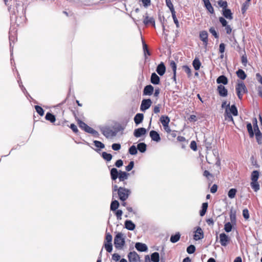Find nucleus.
<instances>
[{
  "label": "nucleus",
  "mask_w": 262,
  "mask_h": 262,
  "mask_svg": "<svg viewBox=\"0 0 262 262\" xmlns=\"http://www.w3.org/2000/svg\"><path fill=\"white\" fill-rule=\"evenodd\" d=\"M115 191H117L118 198L121 201H125L131 193L129 189L122 187H118L116 185L113 187V195Z\"/></svg>",
  "instance_id": "f257e3e1"
},
{
  "label": "nucleus",
  "mask_w": 262,
  "mask_h": 262,
  "mask_svg": "<svg viewBox=\"0 0 262 262\" xmlns=\"http://www.w3.org/2000/svg\"><path fill=\"white\" fill-rule=\"evenodd\" d=\"M232 115L234 116H237L238 111L235 105H232L231 107H230V103H229L227 105V108H226L225 110L224 114L225 120L228 121L233 122Z\"/></svg>",
  "instance_id": "f03ea898"
},
{
  "label": "nucleus",
  "mask_w": 262,
  "mask_h": 262,
  "mask_svg": "<svg viewBox=\"0 0 262 262\" xmlns=\"http://www.w3.org/2000/svg\"><path fill=\"white\" fill-rule=\"evenodd\" d=\"M218 5L222 8V14L227 19L231 20L233 19V14L230 9H228V4L226 1L220 0L218 1Z\"/></svg>",
  "instance_id": "7ed1b4c3"
},
{
  "label": "nucleus",
  "mask_w": 262,
  "mask_h": 262,
  "mask_svg": "<svg viewBox=\"0 0 262 262\" xmlns=\"http://www.w3.org/2000/svg\"><path fill=\"white\" fill-rule=\"evenodd\" d=\"M235 91L237 97L239 100L243 99L244 94L248 93V90L242 81H238L235 86Z\"/></svg>",
  "instance_id": "20e7f679"
},
{
  "label": "nucleus",
  "mask_w": 262,
  "mask_h": 262,
  "mask_svg": "<svg viewBox=\"0 0 262 262\" xmlns=\"http://www.w3.org/2000/svg\"><path fill=\"white\" fill-rule=\"evenodd\" d=\"M76 118L77 119V123L80 128L88 133L93 134L95 137H97L99 135L98 132L94 130L93 128L88 125L84 122L79 119L77 117H76Z\"/></svg>",
  "instance_id": "39448f33"
},
{
  "label": "nucleus",
  "mask_w": 262,
  "mask_h": 262,
  "mask_svg": "<svg viewBox=\"0 0 262 262\" xmlns=\"http://www.w3.org/2000/svg\"><path fill=\"white\" fill-rule=\"evenodd\" d=\"M122 233H118L114 238V245L116 249H122L125 245V239Z\"/></svg>",
  "instance_id": "423d86ee"
},
{
  "label": "nucleus",
  "mask_w": 262,
  "mask_h": 262,
  "mask_svg": "<svg viewBox=\"0 0 262 262\" xmlns=\"http://www.w3.org/2000/svg\"><path fill=\"white\" fill-rule=\"evenodd\" d=\"M112 236L108 232L106 233L105 241H104V247L105 250L108 252H111L113 250V246L112 244Z\"/></svg>",
  "instance_id": "0eeeda50"
},
{
  "label": "nucleus",
  "mask_w": 262,
  "mask_h": 262,
  "mask_svg": "<svg viewBox=\"0 0 262 262\" xmlns=\"http://www.w3.org/2000/svg\"><path fill=\"white\" fill-rule=\"evenodd\" d=\"M152 101L150 99H143L141 102L140 110L145 111L150 107Z\"/></svg>",
  "instance_id": "6e6552de"
},
{
  "label": "nucleus",
  "mask_w": 262,
  "mask_h": 262,
  "mask_svg": "<svg viewBox=\"0 0 262 262\" xmlns=\"http://www.w3.org/2000/svg\"><path fill=\"white\" fill-rule=\"evenodd\" d=\"M220 243L223 246H226L230 242V238L225 233L220 234Z\"/></svg>",
  "instance_id": "1a4fd4ad"
},
{
  "label": "nucleus",
  "mask_w": 262,
  "mask_h": 262,
  "mask_svg": "<svg viewBox=\"0 0 262 262\" xmlns=\"http://www.w3.org/2000/svg\"><path fill=\"white\" fill-rule=\"evenodd\" d=\"M200 38L203 41V45L207 46L208 45V33L206 31H202L200 32Z\"/></svg>",
  "instance_id": "9d476101"
},
{
  "label": "nucleus",
  "mask_w": 262,
  "mask_h": 262,
  "mask_svg": "<svg viewBox=\"0 0 262 262\" xmlns=\"http://www.w3.org/2000/svg\"><path fill=\"white\" fill-rule=\"evenodd\" d=\"M129 262H138L139 259V256L138 254L135 252H130L128 254Z\"/></svg>",
  "instance_id": "9b49d317"
},
{
  "label": "nucleus",
  "mask_w": 262,
  "mask_h": 262,
  "mask_svg": "<svg viewBox=\"0 0 262 262\" xmlns=\"http://www.w3.org/2000/svg\"><path fill=\"white\" fill-rule=\"evenodd\" d=\"M217 91L220 96L226 97L228 95L227 89H226L225 87L222 84H220L217 86Z\"/></svg>",
  "instance_id": "f8f14e48"
},
{
  "label": "nucleus",
  "mask_w": 262,
  "mask_h": 262,
  "mask_svg": "<svg viewBox=\"0 0 262 262\" xmlns=\"http://www.w3.org/2000/svg\"><path fill=\"white\" fill-rule=\"evenodd\" d=\"M204 237V233L202 229L198 227L195 231V234L194 235V239L195 241H198L202 239Z\"/></svg>",
  "instance_id": "ddd939ff"
},
{
  "label": "nucleus",
  "mask_w": 262,
  "mask_h": 262,
  "mask_svg": "<svg viewBox=\"0 0 262 262\" xmlns=\"http://www.w3.org/2000/svg\"><path fill=\"white\" fill-rule=\"evenodd\" d=\"M146 133V130L145 128L140 127L137 129H136L134 132V135L136 138H139L144 135H145Z\"/></svg>",
  "instance_id": "4468645a"
},
{
  "label": "nucleus",
  "mask_w": 262,
  "mask_h": 262,
  "mask_svg": "<svg viewBox=\"0 0 262 262\" xmlns=\"http://www.w3.org/2000/svg\"><path fill=\"white\" fill-rule=\"evenodd\" d=\"M154 91V87L149 84L145 86L143 90V95L150 96L152 94Z\"/></svg>",
  "instance_id": "2eb2a0df"
},
{
  "label": "nucleus",
  "mask_w": 262,
  "mask_h": 262,
  "mask_svg": "<svg viewBox=\"0 0 262 262\" xmlns=\"http://www.w3.org/2000/svg\"><path fill=\"white\" fill-rule=\"evenodd\" d=\"M166 71V68L164 65V64L163 62H161L160 63L156 69L157 72L158 73L159 75L160 76H162L164 74Z\"/></svg>",
  "instance_id": "dca6fc26"
},
{
  "label": "nucleus",
  "mask_w": 262,
  "mask_h": 262,
  "mask_svg": "<svg viewBox=\"0 0 262 262\" xmlns=\"http://www.w3.org/2000/svg\"><path fill=\"white\" fill-rule=\"evenodd\" d=\"M149 136L152 140L157 142L161 140L159 134L155 130H151L149 133Z\"/></svg>",
  "instance_id": "f3484780"
},
{
  "label": "nucleus",
  "mask_w": 262,
  "mask_h": 262,
  "mask_svg": "<svg viewBox=\"0 0 262 262\" xmlns=\"http://www.w3.org/2000/svg\"><path fill=\"white\" fill-rule=\"evenodd\" d=\"M136 249L141 252H144L147 250V247L145 244L137 243L135 245Z\"/></svg>",
  "instance_id": "a211bd4d"
},
{
  "label": "nucleus",
  "mask_w": 262,
  "mask_h": 262,
  "mask_svg": "<svg viewBox=\"0 0 262 262\" xmlns=\"http://www.w3.org/2000/svg\"><path fill=\"white\" fill-rule=\"evenodd\" d=\"M103 135L106 138L115 136L114 132L108 128H105L102 130Z\"/></svg>",
  "instance_id": "6ab92c4d"
},
{
  "label": "nucleus",
  "mask_w": 262,
  "mask_h": 262,
  "mask_svg": "<svg viewBox=\"0 0 262 262\" xmlns=\"http://www.w3.org/2000/svg\"><path fill=\"white\" fill-rule=\"evenodd\" d=\"M150 82L154 84H159L160 82V77L155 73L151 74Z\"/></svg>",
  "instance_id": "aec40b11"
},
{
  "label": "nucleus",
  "mask_w": 262,
  "mask_h": 262,
  "mask_svg": "<svg viewBox=\"0 0 262 262\" xmlns=\"http://www.w3.org/2000/svg\"><path fill=\"white\" fill-rule=\"evenodd\" d=\"M144 119V115L141 113H138L134 117V121L136 125L141 123Z\"/></svg>",
  "instance_id": "412c9836"
},
{
  "label": "nucleus",
  "mask_w": 262,
  "mask_h": 262,
  "mask_svg": "<svg viewBox=\"0 0 262 262\" xmlns=\"http://www.w3.org/2000/svg\"><path fill=\"white\" fill-rule=\"evenodd\" d=\"M129 173L125 171H120L119 173V180L120 181H124L128 179Z\"/></svg>",
  "instance_id": "4be33fe9"
},
{
  "label": "nucleus",
  "mask_w": 262,
  "mask_h": 262,
  "mask_svg": "<svg viewBox=\"0 0 262 262\" xmlns=\"http://www.w3.org/2000/svg\"><path fill=\"white\" fill-rule=\"evenodd\" d=\"M228 79L224 75H221L219 76L216 79V82L218 84L222 83L224 85H226L228 83Z\"/></svg>",
  "instance_id": "5701e85b"
},
{
  "label": "nucleus",
  "mask_w": 262,
  "mask_h": 262,
  "mask_svg": "<svg viewBox=\"0 0 262 262\" xmlns=\"http://www.w3.org/2000/svg\"><path fill=\"white\" fill-rule=\"evenodd\" d=\"M119 173L118 170L115 168H113L111 170V177L113 180H115L119 177Z\"/></svg>",
  "instance_id": "b1692460"
},
{
  "label": "nucleus",
  "mask_w": 262,
  "mask_h": 262,
  "mask_svg": "<svg viewBox=\"0 0 262 262\" xmlns=\"http://www.w3.org/2000/svg\"><path fill=\"white\" fill-rule=\"evenodd\" d=\"M237 76L242 80H245L247 77V75L242 69H238L236 72Z\"/></svg>",
  "instance_id": "393cba45"
},
{
  "label": "nucleus",
  "mask_w": 262,
  "mask_h": 262,
  "mask_svg": "<svg viewBox=\"0 0 262 262\" xmlns=\"http://www.w3.org/2000/svg\"><path fill=\"white\" fill-rule=\"evenodd\" d=\"M125 226L129 230H133L135 228V225L130 220H127L125 222Z\"/></svg>",
  "instance_id": "a878e982"
},
{
  "label": "nucleus",
  "mask_w": 262,
  "mask_h": 262,
  "mask_svg": "<svg viewBox=\"0 0 262 262\" xmlns=\"http://www.w3.org/2000/svg\"><path fill=\"white\" fill-rule=\"evenodd\" d=\"M163 126L167 124H169L170 122V119L167 116L162 115L160 117V119Z\"/></svg>",
  "instance_id": "bb28decb"
},
{
  "label": "nucleus",
  "mask_w": 262,
  "mask_h": 262,
  "mask_svg": "<svg viewBox=\"0 0 262 262\" xmlns=\"http://www.w3.org/2000/svg\"><path fill=\"white\" fill-rule=\"evenodd\" d=\"M143 23L145 25H147L149 24H151L154 27H155V21L153 17H149L148 16H146L144 19Z\"/></svg>",
  "instance_id": "cd10ccee"
},
{
  "label": "nucleus",
  "mask_w": 262,
  "mask_h": 262,
  "mask_svg": "<svg viewBox=\"0 0 262 262\" xmlns=\"http://www.w3.org/2000/svg\"><path fill=\"white\" fill-rule=\"evenodd\" d=\"M181 234L179 232L176 233L174 235H172L170 237V241L172 243H175L178 242L180 238Z\"/></svg>",
  "instance_id": "c85d7f7f"
},
{
  "label": "nucleus",
  "mask_w": 262,
  "mask_h": 262,
  "mask_svg": "<svg viewBox=\"0 0 262 262\" xmlns=\"http://www.w3.org/2000/svg\"><path fill=\"white\" fill-rule=\"evenodd\" d=\"M45 118L47 120L50 121L51 123H54L56 121L55 116L49 112L46 114Z\"/></svg>",
  "instance_id": "c756f323"
},
{
  "label": "nucleus",
  "mask_w": 262,
  "mask_h": 262,
  "mask_svg": "<svg viewBox=\"0 0 262 262\" xmlns=\"http://www.w3.org/2000/svg\"><path fill=\"white\" fill-rule=\"evenodd\" d=\"M208 203H203L202 204V209L200 211V215L201 216H203L205 214L208 208Z\"/></svg>",
  "instance_id": "7c9ffc66"
},
{
  "label": "nucleus",
  "mask_w": 262,
  "mask_h": 262,
  "mask_svg": "<svg viewBox=\"0 0 262 262\" xmlns=\"http://www.w3.org/2000/svg\"><path fill=\"white\" fill-rule=\"evenodd\" d=\"M225 50V45L224 43H220L219 46V52L221 53L220 58L222 59L224 57V53Z\"/></svg>",
  "instance_id": "2f4dec72"
},
{
  "label": "nucleus",
  "mask_w": 262,
  "mask_h": 262,
  "mask_svg": "<svg viewBox=\"0 0 262 262\" xmlns=\"http://www.w3.org/2000/svg\"><path fill=\"white\" fill-rule=\"evenodd\" d=\"M251 186L252 188V189L254 190L255 192H257L258 190H259L260 187L257 181H251V182L250 183Z\"/></svg>",
  "instance_id": "473e14b6"
},
{
  "label": "nucleus",
  "mask_w": 262,
  "mask_h": 262,
  "mask_svg": "<svg viewBox=\"0 0 262 262\" xmlns=\"http://www.w3.org/2000/svg\"><path fill=\"white\" fill-rule=\"evenodd\" d=\"M192 65L195 70H199L200 68L201 63L199 59L195 58L192 62Z\"/></svg>",
  "instance_id": "72a5a7b5"
},
{
  "label": "nucleus",
  "mask_w": 262,
  "mask_h": 262,
  "mask_svg": "<svg viewBox=\"0 0 262 262\" xmlns=\"http://www.w3.org/2000/svg\"><path fill=\"white\" fill-rule=\"evenodd\" d=\"M119 206V203L118 201H113L111 204V210L112 211H116Z\"/></svg>",
  "instance_id": "f704fd0d"
},
{
  "label": "nucleus",
  "mask_w": 262,
  "mask_h": 262,
  "mask_svg": "<svg viewBox=\"0 0 262 262\" xmlns=\"http://www.w3.org/2000/svg\"><path fill=\"white\" fill-rule=\"evenodd\" d=\"M255 138L256 139V141L258 144H262V134L260 130L258 132H255Z\"/></svg>",
  "instance_id": "c9c22d12"
},
{
  "label": "nucleus",
  "mask_w": 262,
  "mask_h": 262,
  "mask_svg": "<svg viewBox=\"0 0 262 262\" xmlns=\"http://www.w3.org/2000/svg\"><path fill=\"white\" fill-rule=\"evenodd\" d=\"M247 128L249 134V136L250 138H253L254 137V134L252 126L251 123L248 122L247 124Z\"/></svg>",
  "instance_id": "e433bc0d"
},
{
  "label": "nucleus",
  "mask_w": 262,
  "mask_h": 262,
  "mask_svg": "<svg viewBox=\"0 0 262 262\" xmlns=\"http://www.w3.org/2000/svg\"><path fill=\"white\" fill-rule=\"evenodd\" d=\"M146 145L144 143H140L137 145V149L141 152H144L146 150Z\"/></svg>",
  "instance_id": "4c0bfd02"
},
{
  "label": "nucleus",
  "mask_w": 262,
  "mask_h": 262,
  "mask_svg": "<svg viewBox=\"0 0 262 262\" xmlns=\"http://www.w3.org/2000/svg\"><path fill=\"white\" fill-rule=\"evenodd\" d=\"M237 192V190L235 188L230 189L228 192V196L230 199H233L235 198Z\"/></svg>",
  "instance_id": "58836bf2"
},
{
  "label": "nucleus",
  "mask_w": 262,
  "mask_h": 262,
  "mask_svg": "<svg viewBox=\"0 0 262 262\" xmlns=\"http://www.w3.org/2000/svg\"><path fill=\"white\" fill-rule=\"evenodd\" d=\"M259 176V172L257 170H254L251 173V181H257Z\"/></svg>",
  "instance_id": "ea45409f"
},
{
  "label": "nucleus",
  "mask_w": 262,
  "mask_h": 262,
  "mask_svg": "<svg viewBox=\"0 0 262 262\" xmlns=\"http://www.w3.org/2000/svg\"><path fill=\"white\" fill-rule=\"evenodd\" d=\"M151 260L153 262L159 261V254L158 252H154L151 255Z\"/></svg>",
  "instance_id": "a19ab883"
},
{
  "label": "nucleus",
  "mask_w": 262,
  "mask_h": 262,
  "mask_svg": "<svg viewBox=\"0 0 262 262\" xmlns=\"http://www.w3.org/2000/svg\"><path fill=\"white\" fill-rule=\"evenodd\" d=\"M205 5V6L206 7V8L207 9V10L211 14H213L214 11V9L213 8V7L212 6L211 3L209 2H208L206 4H204Z\"/></svg>",
  "instance_id": "79ce46f5"
},
{
  "label": "nucleus",
  "mask_w": 262,
  "mask_h": 262,
  "mask_svg": "<svg viewBox=\"0 0 262 262\" xmlns=\"http://www.w3.org/2000/svg\"><path fill=\"white\" fill-rule=\"evenodd\" d=\"M102 157L107 161H110L112 159V155L106 152H103L102 154Z\"/></svg>",
  "instance_id": "37998d69"
},
{
  "label": "nucleus",
  "mask_w": 262,
  "mask_h": 262,
  "mask_svg": "<svg viewBox=\"0 0 262 262\" xmlns=\"http://www.w3.org/2000/svg\"><path fill=\"white\" fill-rule=\"evenodd\" d=\"M252 123L255 132H258V130H260L257 125V121L256 118H253L252 119Z\"/></svg>",
  "instance_id": "c03bdc74"
},
{
  "label": "nucleus",
  "mask_w": 262,
  "mask_h": 262,
  "mask_svg": "<svg viewBox=\"0 0 262 262\" xmlns=\"http://www.w3.org/2000/svg\"><path fill=\"white\" fill-rule=\"evenodd\" d=\"M35 108L37 113L41 116H42L44 115V110L43 108L39 106V105H35Z\"/></svg>",
  "instance_id": "a18cd8bd"
},
{
  "label": "nucleus",
  "mask_w": 262,
  "mask_h": 262,
  "mask_svg": "<svg viewBox=\"0 0 262 262\" xmlns=\"http://www.w3.org/2000/svg\"><path fill=\"white\" fill-rule=\"evenodd\" d=\"M232 225H231V223L228 222L226 223L224 225V230L227 232H229L232 230Z\"/></svg>",
  "instance_id": "49530a36"
},
{
  "label": "nucleus",
  "mask_w": 262,
  "mask_h": 262,
  "mask_svg": "<svg viewBox=\"0 0 262 262\" xmlns=\"http://www.w3.org/2000/svg\"><path fill=\"white\" fill-rule=\"evenodd\" d=\"M183 69L187 73L188 77H190L191 76V70L190 68L187 66H183L182 67Z\"/></svg>",
  "instance_id": "de8ad7c7"
},
{
  "label": "nucleus",
  "mask_w": 262,
  "mask_h": 262,
  "mask_svg": "<svg viewBox=\"0 0 262 262\" xmlns=\"http://www.w3.org/2000/svg\"><path fill=\"white\" fill-rule=\"evenodd\" d=\"M129 152L130 155H135L137 153V148L135 145H132L129 148Z\"/></svg>",
  "instance_id": "09e8293b"
},
{
  "label": "nucleus",
  "mask_w": 262,
  "mask_h": 262,
  "mask_svg": "<svg viewBox=\"0 0 262 262\" xmlns=\"http://www.w3.org/2000/svg\"><path fill=\"white\" fill-rule=\"evenodd\" d=\"M195 247L194 245H191L187 248V252L189 254H192L195 252Z\"/></svg>",
  "instance_id": "8fccbe9b"
},
{
  "label": "nucleus",
  "mask_w": 262,
  "mask_h": 262,
  "mask_svg": "<svg viewBox=\"0 0 262 262\" xmlns=\"http://www.w3.org/2000/svg\"><path fill=\"white\" fill-rule=\"evenodd\" d=\"M143 49L145 55L146 54L149 56L150 55V52L148 49L147 45L144 42H143Z\"/></svg>",
  "instance_id": "3c124183"
},
{
  "label": "nucleus",
  "mask_w": 262,
  "mask_h": 262,
  "mask_svg": "<svg viewBox=\"0 0 262 262\" xmlns=\"http://www.w3.org/2000/svg\"><path fill=\"white\" fill-rule=\"evenodd\" d=\"M94 145L96 147L99 148H103L104 147V145L102 142L99 141H94Z\"/></svg>",
  "instance_id": "603ef678"
},
{
  "label": "nucleus",
  "mask_w": 262,
  "mask_h": 262,
  "mask_svg": "<svg viewBox=\"0 0 262 262\" xmlns=\"http://www.w3.org/2000/svg\"><path fill=\"white\" fill-rule=\"evenodd\" d=\"M170 66L172 70L173 73H176L177 64L173 60H171L170 61Z\"/></svg>",
  "instance_id": "864d4df0"
},
{
  "label": "nucleus",
  "mask_w": 262,
  "mask_h": 262,
  "mask_svg": "<svg viewBox=\"0 0 262 262\" xmlns=\"http://www.w3.org/2000/svg\"><path fill=\"white\" fill-rule=\"evenodd\" d=\"M209 32L214 36L215 38H218L219 36L213 27H211L209 29Z\"/></svg>",
  "instance_id": "5fc2aeb1"
},
{
  "label": "nucleus",
  "mask_w": 262,
  "mask_h": 262,
  "mask_svg": "<svg viewBox=\"0 0 262 262\" xmlns=\"http://www.w3.org/2000/svg\"><path fill=\"white\" fill-rule=\"evenodd\" d=\"M134 161H132L129 162L128 165L125 167V170L127 171H129L133 169V168L134 167Z\"/></svg>",
  "instance_id": "6e6d98bb"
},
{
  "label": "nucleus",
  "mask_w": 262,
  "mask_h": 262,
  "mask_svg": "<svg viewBox=\"0 0 262 262\" xmlns=\"http://www.w3.org/2000/svg\"><path fill=\"white\" fill-rule=\"evenodd\" d=\"M243 215L246 220L249 219V213L248 209L245 208L243 210Z\"/></svg>",
  "instance_id": "4d7b16f0"
},
{
  "label": "nucleus",
  "mask_w": 262,
  "mask_h": 262,
  "mask_svg": "<svg viewBox=\"0 0 262 262\" xmlns=\"http://www.w3.org/2000/svg\"><path fill=\"white\" fill-rule=\"evenodd\" d=\"M241 61H242V64L244 66H246L247 62H248V60H247V55H246V54H245L244 55H243L242 56Z\"/></svg>",
  "instance_id": "13d9d810"
},
{
  "label": "nucleus",
  "mask_w": 262,
  "mask_h": 262,
  "mask_svg": "<svg viewBox=\"0 0 262 262\" xmlns=\"http://www.w3.org/2000/svg\"><path fill=\"white\" fill-rule=\"evenodd\" d=\"M161 108V104H158V105L155 106V107L154 108V110H153L154 113H155L156 114H159L160 112Z\"/></svg>",
  "instance_id": "bf43d9fd"
},
{
  "label": "nucleus",
  "mask_w": 262,
  "mask_h": 262,
  "mask_svg": "<svg viewBox=\"0 0 262 262\" xmlns=\"http://www.w3.org/2000/svg\"><path fill=\"white\" fill-rule=\"evenodd\" d=\"M190 147L191 149L194 151H196L197 150V145L195 141H192L191 142Z\"/></svg>",
  "instance_id": "052dcab7"
},
{
  "label": "nucleus",
  "mask_w": 262,
  "mask_h": 262,
  "mask_svg": "<svg viewBox=\"0 0 262 262\" xmlns=\"http://www.w3.org/2000/svg\"><path fill=\"white\" fill-rule=\"evenodd\" d=\"M219 21L221 23L223 27L226 26L227 25V21L223 17H220L219 18Z\"/></svg>",
  "instance_id": "680f3d73"
},
{
  "label": "nucleus",
  "mask_w": 262,
  "mask_h": 262,
  "mask_svg": "<svg viewBox=\"0 0 262 262\" xmlns=\"http://www.w3.org/2000/svg\"><path fill=\"white\" fill-rule=\"evenodd\" d=\"M70 127L74 133L76 134L78 132V129L77 127V126L75 124H71L70 126Z\"/></svg>",
  "instance_id": "e2e57ef3"
},
{
  "label": "nucleus",
  "mask_w": 262,
  "mask_h": 262,
  "mask_svg": "<svg viewBox=\"0 0 262 262\" xmlns=\"http://www.w3.org/2000/svg\"><path fill=\"white\" fill-rule=\"evenodd\" d=\"M112 147L114 150H118L121 148V145L120 144L114 143L112 145Z\"/></svg>",
  "instance_id": "0e129e2a"
},
{
  "label": "nucleus",
  "mask_w": 262,
  "mask_h": 262,
  "mask_svg": "<svg viewBox=\"0 0 262 262\" xmlns=\"http://www.w3.org/2000/svg\"><path fill=\"white\" fill-rule=\"evenodd\" d=\"M116 215L118 220L121 219V216L122 215V211L121 210H117L116 212Z\"/></svg>",
  "instance_id": "69168bd1"
},
{
  "label": "nucleus",
  "mask_w": 262,
  "mask_h": 262,
  "mask_svg": "<svg viewBox=\"0 0 262 262\" xmlns=\"http://www.w3.org/2000/svg\"><path fill=\"white\" fill-rule=\"evenodd\" d=\"M217 185L213 184L210 188V192L212 193H215L217 190Z\"/></svg>",
  "instance_id": "338daca9"
},
{
  "label": "nucleus",
  "mask_w": 262,
  "mask_h": 262,
  "mask_svg": "<svg viewBox=\"0 0 262 262\" xmlns=\"http://www.w3.org/2000/svg\"><path fill=\"white\" fill-rule=\"evenodd\" d=\"M256 80L261 84L262 85V76L259 73L256 74Z\"/></svg>",
  "instance_id": "774afa93"
}]
</instances>
